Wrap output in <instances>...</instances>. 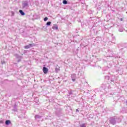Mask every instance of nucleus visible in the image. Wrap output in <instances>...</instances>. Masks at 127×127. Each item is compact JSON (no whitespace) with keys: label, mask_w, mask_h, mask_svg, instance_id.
<instances>
[{"label":"nucleus","mask_w":127,"mask_h":127,"mask_svg":"<svg viewBox=\"0 0 127 127\" xmlns=\"http://www.w3.org/2000/svg\"><path fill=\"white\" fill-rule=\"evenodd\" d=\"M22 5L24 8L27 7V6H28V1L27 0L23 1Z\"/></svg>","instance_id":"1"},{"label":"nucleus","mask_w":127,"mask_h":127,"mask_svg":"<svg viewBox=\"0 0 127 127\" xmlns=\"http://www.w3.org/2000/svg\"><path fill=\"white\" fill-rule=\"evenodd\" d=\"M35 46L34 44H29V45L24 47V48L25 49H28L29 48H31V47H33V46Z\"/></svg>","instance_id":"2"},{"label":"nucleus","mask_w":127,"mask_h":127,"mask_svg":"<svg viewBox=\"0 0 127 127\" xmlns=\"http://www.w3.org/2000/svg\"><path fill=\"white\" fill-rule=\"evenodd\" d=\"M110 122L112 125H116V119L114 118H112L110 119Z\"/></svg>","instance_id":"3"},{"label":"nucleus","mask_w":127,"mask_h":127,"mask_svg":"<svg viewBox=\"0 0 127 127\" xmlns=\"http://www.w3.org/2000/svg\"><path fill=\"white\" fill-rule=\"evenodd\" d=\"M43 71L44 73V74H47V72H48V68L47 67L44 66L43 67Z\"/></svg>","instance_id":"4"},{"label":"nucleus","mask_w":127,"mask_h":127,"mask_svg":"<svg viewBox=\"0 0 127 127\" xmlns=\"http://www.w3.org/2000/svg\"><path fill=\"white\" fill-rule=\"evenodd\" d=\"M71 78L73 82H75V80H76V74H71Z\"/></svg>","instance_id":"5"},{"label":"nucleus","mask_w":127,"mask_h":127,"mask_svg":"<svg viewBox=\"0 0 127 127\" xmlns=\"http://www.w3.org/2000/svg\"><path fill=\"white\" fill-rule=\"evenodd\" d=\"M38 119H41V116L38 115H36L35 116V120H38Z\"/></svg>","instance_id":"6"},{"label":"nucleus","mask_w":127,"mask_h":127,"mask_svg":"<svg viewBox=\"0 0 127 127\" xmlns=\"http://www.w3.org/2000/svg\"><path fill=\"white\" fill-rule=\"evenodd\" d=\"M53 29H56L57 30L58 29V26L57 25H54L52 27Z\"/></svg>","instance_id":"7"},{"label":"nucleus","mask_w":127,"mask_h":127,"mask_svg":"<svg viewBox=\"0 0 127 127\" xmlns=\"http://www.w3.org/2000/svg\"><path fill=\"white\" fill-rule=\"evenodd\" d=\"M19 12L20 13H21V15H24V14H25V13H24V12H23V11H22V10H19Z\"/></svg>","instance_id":"8"},{"label":"nucleus","mask_w":127,"mask_h":127,"mask_svg":"<svg viewBox=\"0 0 127 127\" xmlns=\"http://www.w3.org/2000/svg\"><path fill=\"white\" fill-rule=\"evenodd\" d=\"M9 124H10V121L9 120H7L5 121V125H8Z\"/></svg>","instance_id":"9"},{"label":"nucleus","mask_w":127,"mask_h":127,"mask_svg":"<svg viewBox=\"0 0 127 127\" xmlns=\"http://www.w3.org/2000/svg\"><path fill=\"white\" fill-rule=\"evenodd\" d=\"M63 3L64 4H67V3H68V2H67V0H64L63 1Z\"/></svg>","instance_id":"10"},{"label":"nucleus","mask_w":127,"mask_h":127,"mask_svg":"<svg viewBox=\"0 0 127 127\" xmlns=\"http://www.w3.org/2000/svg\"><path fill=\"white\" fill-rule=\"evenodd\" d=\"M50 24H51V22L49 21V22H47L46 25H47L48 26H49V25H50Z\"/></svg>","instance_id":"11"},{"label":"nucleus","mask_w":127,"mask_h":127,"mask_svg":"<svg viewBox=\"0 0 127 127\" xmlns=\"http://www.w3.org/2000/svg\"><path fill=\"white\" fill-rule=\"evenodd\" d=\"M80 127H86V124H83L80 125Z\"/></svg>","instance_id":"12"},{"label":"nucleus","mask_w":127,"mask_h":127,"mask_svg":"<svg viewBox=\"0 0 127 127\" xmlns=\"http://www.w3.org/2000/svg\"><path fill=\"white\" fill-rule=\"evenodd\" d=\"M44 21H47V20H48V18L46 17L44 19Z\"/></svg>","instance_id":"13"},{"label":"nucleus","mask_w":127,"mask_h":127,"mask_svg":"<svg viewBox=\"0 0 127 127\" xmlns=\"http://www.w3.org/2000/svg\"><path fill=\"white\" fill-rule=\"evenodd\" d=\"M119 31H120V32H123V31H124V29H119Z\"/></svg>","instance_id":"14"},{"label":"nucleus","mask_w":127,"mask_h":127,"mask_svg":"<svg viewBox=\"0 0 127 127\" xmlns=\"http://www.w3.org/2000/svg\"><path fill=\"white\" fill-rule=\"evenodd\" d=\"M105 79H107V80H110V76H105Z\"/></svg>","instance_id":"15"},{"label":"nucleus","mask_w":127,"mask_h":127,"mask_svg":"<svg viewBox=\"0 0 127 127\" xmlns=\"http://www.w3.org/2000/svg\"><path fill=\"white\" fill-rule=\"evenodd\" d=\"M0 124H3V121L2 120L0 121Z\"/></svg>","instance_id":"16"},{"label":"nucleus","mask_w":127,"mask_h":127,"mask_svg":"<svg viewBox=\"0 0 127 127\" xmlns=\"http://www.w3.org/2000/svg\"><path fill=\"white\" fill-rule=\"evenodd\" d=\"M76 113H79V110L76 109Z\"/></svg>","instance_id":"17"},{"label":"nucleus","mask_w":127,"mask_h":127,"mask_svg":"<svg viewBox=\"0 0 127 127\" xmlns=\"http://www.w3.org/2000/svg\"><path fill=\"white\" fill-rule=\"evenodd\" d=\"M11 13H12V14H13V12L12 11Z\"/></svg>","instance_id":"18"},{"label":"nucleus","mask_w":127,"mask_h":127,"mask_svg":"<svg viewBox=\"0 0 127 127\" xmlns=\"http://www.w3.org/2000/svg\"><path fill=\"white\" fill-rule=\"evenodd\" d=\"M112 82H114V80H111Z\"/></svg>","instance_id":"19"},{"label":"nucleus","mask_w":127,"mask_h":127,"mask_svg":"<svg viewBox=\"0 0 127 127\" xmlns=\"http://www.w3.org/2000/svg\"><path fill=\"white\" fill-rule=\"evenodd\" d=\"M121 20H123V19H121Z\"/></svg>","instance_id":"20"}]
</instances>
